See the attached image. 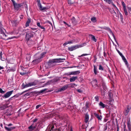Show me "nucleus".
Segmentation results:
<instances>
[{
    "mask_svg": "<svg viewBox=\"0 0 131 131\" xmlns=\"http://www.w3.org/2000/svg\"><path fill=\"white\" fill-rule=\"evenodd\" d=\"M46 53V52H43L40 55L38 53L36 54L35 55V58L36 59L34 60L32 62H34L35 64H36L40 62L41 61V59L43 57Z\"/></svg>",
    "mask_w": 131,
    "mask_h": 131,
    "instance_id": "f257e3e1",
    "label": "nucleus"
},
{
    "mask_svg": "<svg viewBox=\"0 0 131 131\" xmlns=\"http://www.w3.org/2000/svg\"><path fill=\"white\" fill-rule=\"evenodd\" d=\"M63 60H65L64 59H56L49 60L48 64L51 67H52L56 65V63L62 62Z\"/></svg>",
    "mask_w": 131,
    "mask_h": 131,
    "instance_id": "f03ea898",
    "label": "nucleus"
},
{
    "mask_svg": "<svg viewBox=\"0 0 131 131\" xmlns=\"http://www.w3.org/2000/svg\"><path fill=\"white\" fill-rule=\"evenodd\" d=\"M23 32L26 33L27 39L28 40L30 38L33 36V33L31 30H28V29H24L23 30Z\"/></svg>",
    "mask_w": 131,
    "mask_h": 131,
    "instance_id": "7ed1b4c3",
    "label": "nucleus"
},
{
    "mask_svg": "<svg viewBox=\"0 0 131 131\" xmlns=\"http://www.w3.org/2000/svg\"><path fill=\"white\" fill-rule=\"evenodd\" d=\"M86 45V43H84L79 45H75L71 47H69L68 48V50L70 51H72L77 48L83 47L85 45Z\"/></svg>",
    "mask_w": 131,
    "mask_h": 131,
    "instance_id": "20e7f679",
    "label": "nucleus"
},
{
    "mask_svg": "<svg viewBox=\"0 0 131 131\" xmlns=\"http://www.w3.org/2000/svg\"><path fill=\"white\" fill-rule=\"evenodd\" d=\"M59 117L60 119H62L64 121L63 124L64 127H67V116L66 115L63 116V115L59 116Z\"/></svg>",
    "mask_w": 131,
    "mask_h": 131,
    "instance_id": "39448f33",
    "label": "nucleus"
},
{
    "mask_svg": "<svg viewBox=\"0 0 131 131\" xmlns=\"http://www.w3.org/2000/svg\"><path fill=\"white\" fill-rule=\"evenodd\" d=\"M47 128L49 129V130L50 131L55 130L56 129V125L53 124L49 125Z\"/></svg>",
    "mask_w": 131,
    "mask_h": 131,
    "instance_id": "423d86ee",
    "label": "nucleus"
},
{
    "mask_svg": "<svg viewBox=\"0 0 131 131\" xmlns=\"http://www.w3.org/2000/svg\"><path fill=\"white\" fill-rule=\"evenodd\" d=\"M13 90H12L10 91L7 92L4 95L3 97L5 98L9 97L12 94Z\"/></svg>",
    "mask_w": 131,
    "mask_h": 131,
    "instance_id": "0eeeda50",
    "label": "nucleus"
},
{
    "mask_svg": "<svg viewBox=\"0 0 131 131\" xmlns=\"http://www.w3.org/2000/svg\"><path fill=\"white\" fill-rule=\"evenodd\" d=\"M131 109V107L129 106H127L124 112V114L125 115H128L129 112L130 110Z\"/></svg>",
    "mask_w": 131,
    "mask_h": 131,
    "instance_id": "6e6552de",
    "label": "nucleus"
},
{
    "mask_svg": "<svg viewBox=\"0 0 131 131\" xmlns=\"http://www.w3.org/2000/svg\"><path fill=\"white\" fill-rule=\"evenodd\" d=\"M106 2L109 4H111L113 7L115 8L117 10H118L116 6L113 4L112 1L113 0H104Z\"/></svg>",
    "mask_w": 131,
    "mask_h": 131,
    "instance_id": "1a4fd4ad",
    "label": "nucleus"
},
{
    "mask_svg": "<svg viewBox=\"0 0 131 131\" xmlns=\"http://www.w3.org/2000/svg\"><path fill=\"white\" fill-rule=\"evenodd\" d=\"M104 29H105L107 30L109 32V33L112 35L114 38L115 39V36L114 35V34L113 33L112 31L109 28L106 27H104Z\"/></svg>",
    "mask_w": 131,
    "mask_h": 131,
    "instance_id": "9d476101",
    "label": "nucleus"
},
{
    "mask_svg": "<svg viewBox=\"0 0 131 131\" xmlns=\"http://www.w3.org/2000/svg\"><path fill=\"white\" fill-rule=\"evenodd\" d=\"M15 9L18 10V9L21 7V5L19 4H17L16 3L13 4Z\"/></svg>",
    "mask_w": 131,
    "mask_h": 131,
    "instance_id": "9b49d317",
    "label": "nucleus"
},
{
    "mask_svg": "<svg viewBox=\"0 0 131 131\" xmlns=\"http://www.w3.org/2000/svg\"><path fill=\"white\" fill-rule=\"evenodd\" d=\"M68 85L66 84L62 87L59 89L58 90V91L59 92H60L61 91H64L68 88Z\"/></svg>",
    "mask_w": 131,
    "mask_h": 131,
    "instance_id": "f8f14e48",
    "label": "nucleus"
},
{
    "mask_svg": "<svg viewBox=\"0 0 131 131\" xmlns=\"http://www.w3.org/2000/svg\"><path fill=\"white\" fill-rule=\"evenodd\" d=\"M11 23L13 26H16L18 24L19 21L16 20H13L11 21Z\"/></svg>",
    "mask_w": 131,
    "mask_h": 131,
    "instance_id": "ddd939ff",
    "label": "nucleus"
},
{
    "mask_svg": "<svg viewBox=\"0 0 131 131\" xmlns=\"http://www.w3.org/2000/svg\"><path fill=\"white\" fill-rule=\"evenodd\" d=\"M38 83V82L37 81H35L33 82L28 83L29 86H35L37 85Z\"/></svg>",
    "mask_w": 131,
    "mask_h": 131,
    "instance_id": "4468645a",
    "label": "nucleus"
},
{
    "mask_svg": "<svg viewBox=\"0 0 131 131\" xmlns=\"http://www.w3.org/2000/svg\"><path fill=\"white\" fill-rule=\"evenodd\" d=\"M92 84H95L94 86L92 85L93 87H94L95 88H96L97 87H98L97 81L96 79H94L92 82Z\"/></svg>",
    "mask_w": 131,
    "mask_h": 131,
    "instance_id": "2eb2a0df",
    "label": "nucleus"
},
{
    "mask_svg": "<svg viewBox=\"0 0 131 131\" xmlns=\"http://www.w3.org/2000/svg\"><path fill=\"white\" fill-rule=\"evenodd\" d=\"M121 57L122 58V59L124 61V62L125 63L126 65V66L128 68V66H129V65L128 63L127 62L125 58V57L123 55L122 56H121Z\"/></svg>",
    "mask_w": 131,
    "mask_h": 131,
    "instance_id": "dca6fc26",
    "label": "nucleus"
},
{
    "mask_svg": "<svg viewBox=\"0 0 131 131\" xmlns=\"http://www.w3.org/2000/svg\"><path fill=\"white\" fill-rule=\"evenodd\" d=\"M99 106L100 108H104L106 106V105L103 103L102 102H100L99 103Z\"/></svg>",
    "mask_w": 131,
    "mask_h": 131,
    "instance_id": "f3484780",
    "label": "nucleus"
},
{
    "mask_svg": "<svg viewBox=\"0 0 131 131\" xmlns=\"http://www.w3.org/2000/svg\"><path fill=\"white\" fill-rule=\"evenodd\" d=\"M89 115L87 113H86L85 116V123H87L88 122L89 120Z\"/></svg>",
    "mask_w": 131,
    "mask_h": 131,
    "instance_id": "a211bd4d",
    "label": "nucleus"
},
{
    "mask_svg": "<svg viewBox=\"0 0 131 131\" xmlns=\"http://www.w3.org/2000/svg\"><path fill=\"white\" fill-rule=\"evenodd\" d=\"M39 7V9L40 10L43 11L47 9L46 8V7H42L41 4H40L39 5H38Z\"/></svg>",
    "mask_w": 131,
    "mask_h": 131,
    "instance_id": "6ab92c4d",
    "label": "nucleus"
},
{
    "mask_svg": "<svg viewBox=\"0 0 131 131\" xmlns=\"http://www.w3.org/2000/svg\"><path fill=\"white\" fill-rule=\"evenodd\" d=\"M110 123V121H108L103 125V131H105L107 130V124Z\"/></svg>",
    "mask_w": 131,
    "mask_h": 131,
    "instance_id": "aec40b11",
    "label": "nucleus"
},
{
    "mask_svg": "<svg viewBox=\"0 0 131 131\" xmlns=\"http://www.w3.org/2000/svg\"><path fill=\"white\" fill-rule=\"evenodd\" d=\"M94 116L98 118L99 120H101L102 117L101 115H99L98 114L96 113H94Z\"/></svg>",
    "mask_w": 131,
    "mask_h": 131,
    "instance_id": "412c9836",
    "label": "nucleus"
},
{
    "mask_svg": "<svg viewBox=\"0 0 131 131\" xmlns=\"http://www.w3.org/2000/svg\"><path fill=\"white\" fill-rule=\"evenodd\" d=\"M80 73V72L79 71H73L72 72H70V74L71 75H76L79 74Z\"/></svg>",
    "mask_w": 131,
    "mask_h": 131,
    "instance_id": "4be33fe9",
    "label": "nucleus"
},
{
    "mask_svg": "<svg viewBox=\"0 0 131 131\" xmlns=\"http://www.w3.org/2000/svg\"><path fill=\"white\" fill-rule=\"evenodd\" d=\"M78 78V77L77 76L76 77H73L72 78H71L70 79V82H73L75 81V80L77 79Z\"/></svg>",
    "mask_w": 131,
    "mask_h": 131,
    "instance_id": "5701e85b",
    "label": "nucleus"
},
{
    "mask_svg": "<svg viewBox=\"0 0 131 131\" xmlns=\"http://www.w3.org/2000/svg\"><path fill=\"white\" fill-rule=\"evenodd\" d=\"M89 103L88 102H87L86 103L85 106V107L84 108V107L82 109V111H85V110H87L89 108Z\"/></svg>",
    "mask_w": 131,
    "mask_h": 131,
    "instance_id": "b1692460",
    "label": "nucleus"
},
{
    "mask_svg": "<svg viewBox=\"0 0 131 131\" xmlns=\"http://www.w3.org/2000/svg\"><path fill=\"white\" fill-rule=\"evenodd\" d=\"M31 19L30 18H28V20L26 23L25 26L26 27H28L29 26V24L30 23Z\"/></svg>",
    "mask_w": 131,
    "mask_h": 131,
    "instance_id": "393cba45",
    "label": "nucleus"
},
{
    "mask_svg": "<svg viewBox=\"0 0 131 131\" xmlns=\"http://www.w3.org/2000/svg\"><path fill=\"white\" fill-rule=\"evenodd\" d=\"M73 42L74 41L72 40L68 41L64 43L63 45L64 46H65L68 44L73 43Z\"/></svg>",
    "mask_w": 131,
    "mask_h": 131,
    "instance_id": "a878e982",
    "label": "nucleus"
},
{
    "mask_svg": "<svg viewBox=\"0 0 131 131\" xmlns=\"http://www.w3.org/2000/svg\"><path fill=\"white\" fill-rule=\"evenodd\" d=\"M72 23L74 25H75L77 24V23L76 21L75 20V18L73 17H72L71 19Z\"/></svg>",
    "mask_w": 131,
    "mask_h": 131,
    "instance_id": "bb28decb",
    "label": "nucleus"
},
{
    "mask_svg": "<svg viewBox=\"0 0 131 131\" xmlns=\"http://www.w3.org/2000/svg\"><path fill=\"white\" fill-rule=\"evenodd\" d=\"M37 25L41 29H43V31H45V28L43 26H41L40 25V24L39 22H37Z\"/></svg>",
    "mask_w": 131,
    "mask_h": 131,
    "instance_id": "cd10ccee",
    "label": "nucleus"
},
{
    "mask_svg": "<svg viewBox=\"0 0 131 131\" xmlns=\"http://www.w3.org/2000/svg\"><path fill=\"white\" fill-rule=\"evenodd\" d=\"M5 129L8 131H10L13 129L15 128V127H8L6 126H5Z\"/></svg>",
    "mask_w": 131,
    "mask_h": 131,
    "instance_id": "c85d7f7f",
    "label": "nucleus"
},
{
    "mask_svg": "<svg viewBox=\"0 0 131 131\" xmlns=\"http://www.w3.org/2000/svg\"><path fill=\"white\" fill-rule=\"evenodd\" d=\"M127 127L128 128V131H131V126L130 125V123L129 121H127Z\"/></svg>",
    "mask_w": 131,
    "mask_h": 131,
    "instance_id": "c756f323",
    "label": "nucleus"
},
{
    "mask_svg": "<svg viewBox=\"0 0 131 131\" xmlns=\"http://www.w3.org/2000/svg\"><path fill=\"white\" fill-rule=\"evenodd\" d=\"M31 56L30 54H27L26 55V59L27 61H29L30 60Z\"/></svg>",
    "mask_w": 131,
    "mask_h": 131,
    "instance_id": "7c9ffc66",
    "label": "nucleus"
},
{
    "mask_svg": "<svg viewBox=\"0 0 131 131\" xmlns=\"http://www.w3.org/2000/svg\"><path fill=\"white\" fill-rule=\"evenodd\" d=\"M108 95L109 97V99L110 100L109 101H111L112 98V94L110 92H109L108 93Z\"/></svg>",
    "mask_w": 131,
    "mask_h": 131,
    "instance_id": "2f4dec72",
    "label": "nucleus"
},
{
    "mask_svg": "<svg viewBox=\"0 0 131 131\" xmlns=\"http://www.w3.org/2000/svg\"><path fill=\"white\" fill-rule=\"evenodd\" d=\"M94 67V69H93V72L95 75H96L97 74V72L96 71L97 68L95 65L93 66Z\"/></svg>",
    "mask_w": 131,
    "mask_h": 131,
    "instance_id": "473e14b6",
    "label": "nucleus"
},
{
    "mask_svg": "<svg viewBox=\"0 0 131 131\" xmlns=\"http://www.w3.org/2000/svg\"><path fill=\"white\" fill-rule=\"evenodd\" d=\"M90 36L91 37V39L94 42H96L97 41V39L95 38V37L92 35H90Z\"/></svg>",
    "mask_w": 131,
    "mask_h": 131,
    "instance_id": "72a5a7b5",
    "label": "nucleus"
},
{
    "mask_svg": "<svg viewBox=\"0 0 131 131\" xmlns=\"http://www.w3.org/2000/svg\"><path fill=\"white\" fill-rule=\"evenodd\" d=\"M91 21L93 23H95L96 21V18L95 17H93L91 18Z\"/></svg>",
    "mask_w": 131,
    "mask_h": 131,
    "instance_id": "f704fd0d",
    "label": "nucleus"
},
{
    "mask_svg": "<svg viewBox=\"0 0 131 131\" xmlns=\"http://www.w3.org/2000/svg\"><path fill=\"white\" fill-rule=\"evenodd\" d=\"M22 86L23 88H25L28 87H29V86L28 83L25 84L24 83H23L22 84Z\"/></svg>",
    "mask_w": 131,
    "mask_h": 131,
    "instance_id": "c9c22d12",
    "label": "nucleus"
},
{
    "mask_svg": "<svg viewBox=\"0 0 131 131\" xmlns=\"http://www.w3.org/2000/svg\"><path fill=\"white\" fill-rule=\"evenodd\" d=\"M19 94H16L15 95H14V96H13L12 97H11L10 99H9L10 100H12V99H13V98H14V97H16V98H17L19 96Z\"/></svg>",
    "mask_w": 131,
    "mask_h": 131,
    "instance_id": "e433bc0d",
    "label": "nucleus"
},
{
    "mask_svg": "<svg viewBox=\"0 0 131 131\" xmlns=\"http://www.w3.org/2000/svg\"><path fill=\"white\" fill-rule=\"evenodd\" d=\"M99 69L100 70L103 71L104 70V68L101 65H100L99 66Z\"/></svg>",
    "mask_w": 131,
    "mask_h": 131,
    "instance_id": "4c0bfd02",
    "label": "nucleus"
},
{
    "mask_svg": "<svg viewBox=\"0 0 131 131\" xmlns=\"http://www.w3.org/2000/svg\"><path fill=\"white\" fill-rule=\"evenodd\" d=\"M2 52H1L0 53V58L1 60L2 61H4L5 59L2 58Z\"/></svg>",
    "mask_w": 131,
    "mask_h": 131,
    "instance_id": "58836bf2",
    "label": "nucleus"
},
{
    "mask_svg": "<svg viewBox=\"0 0 131 131\" xmlns=\"http://www.w3.org/2000/svg\"><path fill=\"white\" fill-rule=\"evenodd\" d=\"M116 50L117 51V52L118 53H119V55H120V56L121 57L123 55L122 53H121L118 50V49H116Z\"/></svg>",
    "mask_w": 131,
    "mask_h": 131,
    "instance_id": "ea45409f",
    "label": "nucleus"
},
{
    "mask_svg": "<svg viewBox=\"0 0 131 131\" xmlns=\"http://www.w3.org/2000/svg\"><path fill=\"white\" fill-rule=\"evenodd\" d=\"M103 88L104 90H106V86L105 84H103L102 85Z\"/></svg>",
    "mask_w": 131,
    "mask_h": 131,
    "instance_id": "a19ab883",
    "label": "nucleus"
},
{
    "mask_svg": "<svg viewBox=\"0 0 131 131\" xmlns=\"http://www.w3.org/2000/svg\"><path fill=\"white\" fill-rule=\"evenodd\" d=\"M128 8L129 13L131 14V7H128Z\"/></svg>",
    "mask_w": 131,
    "mask_h": 131,
    "instance_id": "79ce46f5",
    "label": "nucleus"
},
{
    "mask_svg": "<svg viewBox=\"0 0 131 131\" xmlns=\"http://www.w3.org/2000/svg\"><path fill=\"white\" fill-rule=\"evenodd\" d=\"M5 92V91H3L2 89L0 88V93L2 94H3Z\"/></svg>",
    "mask_w": 131,
    "mask_h": 131,
    "instance_id": "37998d69",
    "label": "nucleus"
},
{
    "mask_svg": "<svg viewBox=\"0 0 131 131\" xmlns=\"http://www.w3.org/2000/svg\"><path fill=\"white\" fill-rule=\"evenodd\" d=\"M96 101H98L99 100V97L98 96H96L95 97Z\"/></svg>",
    "mask_w": 131,
    "mask_h": 131,
    "instance_id": "c03bdc74",
    "label": "nucleus"
},
{
    "mask_svg": "<svg viewBox=\"0 0 131 131\" xmlns=\"http://www.w3.org/2000/svg\"><path fill=\"white\" fill-rule=\"evenodd\" d=\"M14 37H9L8 38H7V39H6V38H4L3 39H4L5 40H8L9 39H13V38H14Z\"/></svg>",
    "mask_w": 131,
    "mask_h": 131,
    "instance_id": "a18cd8bd",
    "label": "nucleus"
},
{
    "mask_svg": "<svg viewBox=\"0 0 131 131\" xmlns=\"http://www.w3.org/2000/svg\"><path fill=\"white\" fill-rule=\"evenodd\" d=\"M68 4H73V2L71 1V0H68Z\"/></svg>",
    "mask_w": 131,
    "mask_h": 131,
    "instance_id": "49530a36",
    "label": "nucleus"
},
{
    "mask_svg": "<svg viewBox=\"0 0 131 131\" xmlns=\"http://www.w3.org/2000/svg\"><path fill=\"white\" fill-rule=\"evenodd\" d=\"M16 70L14 68H11L10 70L12 72H14Z\"/></svg>",
    "mask_w": 131,
    "mask_h": 131,
    "instance_id": "de8ad7c7",
    "label": "nucleus"
},
{
    "mask_svg": "<svg viewBox=\"0 0 131 131\" xmlns=\"http://www.w3.org/2000/svg\"><path fill=\"white\" fill-rule=\"evenodd\" d=\"M119 15L121 17V19L122 20H123V16L120 13H119Z\"/></svg>",
    "mask_w": 131,
    "mask_h": 131,
    "instance_id": "09e8293b",
    "label": "nucleus"
},
{
    "mask_svg": "<svg viewBox=\"0 0 131 131\" xmlns=\"http://www.w3.org/2000/svg\"><path fill=\"white\" fill-rule=\"evenodd\" d=\"M122 4V5L123 7H125L126 6L124 2L123 1H122L121 2Z\"/></svg>",
    "mask_w": 131,
    "mask_h": 131,
    "instance_id": "8fccbe9b",
    "label": "nucleus"
},
{
    "mask_svg": "<svg viewBox=\"0 0 131 131\" xmlns=\"http://www.w3.org/2000/svg\"><path fill=\"white\" fill-rule=\"evenodd\" d=\"M41 106V105L40 104H39V105H37L36 106V109H37L38 108H39Z\"/></svg>",
    "mask_w": 131,
    "mask_h": 131,
    "instance_id": "3c124183",
    "label": "nucleus"
},
{
    "mask_svg": "<svg viewBox=\"0 0 131 131\" xmlns=\"http://www.w3.org/2000/svg\"><path fill=\"white\" fill-rule=\"evenodd\" d=\"M88 54H82L81 56H79V57H81L83 56H85L88 55Z\"/></svg>",
    "mask_w": 131,
    "mask_h": 131,
    "instance_id": "603ef678",
    "label": "nucleus"
},
{
    "mask_svg": "<svg viewBox=\"0 0 131 131\" xmlns=\"http://www.w3.org/2000/svg\"><path fill=\"white\" fill-rule=\"evenodd\" d=\"M77 91L79 93H81L82 92V91L80 89H78Z\"/></svg>",
    "mask_w": 131,
    "mask_h": 131,
    "instance_id": "864d4df0",
    "label": "nucleus"
},
{
    "mask_svg": "<svg viewBox=\"0 0 131 131\" xmlns=\"http://www.w3.org/2000/svg\"><path fill=\"white\" fill-rule=\"evenodd\" d=\"M1 33L3 34V36H5V37H6L7 35L5 34L4 32H2Z\"/></svg>",
    "mask_w": 131,
    "mask_h": 131,
    "instance_id": "5fc2aeb1",
    "label": "nucleus"
},
{
    "mask_svg": "<svg viewBox=\"0 0 131 131\" xmlns=\"http://www.w3.org/2000/svg\"><path fill=\"white\" fill-rule=\"evenodd\" d=\"M124 131H125L126 129V125H125V124H124Z\"/></svg>",
    "mask_w": 131,
    "mask_h": 131,
    "instance_id": "6e6d98bb",
    "label": "nucleus"
},
{
    "mask_svg": "<svg viewBox=\"0 0 131 131\" xmlns=\"http://www.w3.org/2000/svg\"><path fill=\"white\" fill-rule=\"evenodd\" d=\"M125 14L126 15H128V12L127 10L124 11Z\"/></svg>",
    "mask_w": 131,
    "mask_h": 131,
    "instance_id": "4d7b16f0",
    "label": "nucleus"
},
{
    "mask_svg": "<svg viewBox=\"0 0 131 131\" xmlns=\"http://www.w3.org/2000/svg\"><path fill=\"white\" fill-rule=\"evenodd\" d=\"M38 120V119L37 118H35L34 119L33 121V122L35 123Z\"/></svg>",
    "mask_w": 131,
    "mask_h": 131,
    "instance_id": "13d9d810",
    "label": "nucleus"
},
{
    "mask_svg": "<svg viewBox=\"0 0 131 131\" xmlns=\"http://www.w3.org/2000/svg\"><path fill=\"white\" fill-rule=\"evenodd\" d=\"M46 90V89H44V90H41L40 91V92L41 93H43Z\"/></svg>",
    "mask_w": 131,
    "mask_h": 131,
    "instance_id": "bf43d9fd",
    "label": "nucleus"
},
{
    "mask_svg": "<svg viewBox=\"0 0 131 131\" xmlns=\"http://www.w3.org/2000/svg\"><path fill=\"white\" fill-rule=\"evenodd\" d=\"M37 1L38 2V5H39L40 4H41L40 2V0H37Z\"/></svg>",
    "mask_w": 131,
    "mask_h": 131,
    "instance_id": "052dcab7",
    "label": "nucleus"
},
{
    "mask_svg": "<svg viewBox=\"0 0 131 131\" xmlns=\"http://www.w3.org/2000/svg\"><path fill=\"white\" fill-rule=\"evenodd\" d=\"M31 29L33 31H36L37 29L36 28H31Z\"/></svg>",
    "mask_w": 131,
    "mask_h": 131,
    "instance_id": "680f3d73",
    "label": "nucleus"
},
{
    "mask_svg": "<svg viewBox=\"0 0 131 131\" xmlns=\"http://www.w3.org/2000/svg\"><path fill=\"white\" fill-rule=\"evenodd\" d=\"M123 9H124V11H126L127 10L126 8V6L123 7Z\"/></svg>",
    "mask_w": 131,
    "mask_h": 131,
    "instance_id": "e2e57ef3",
    "label": "nucleus"
},
{
    "mask_svg": "<svg viewBox=\"0 0 131 131\" xmlns=\"http://www.w3.org/2000/svg\"><path fill=\"white\" fill-rule=\"evenodd\" d=\"M6 125L7 126H9L12 125V124H7Z\"/></svg>",
    "mask_w": 131,
    "mask_h": 131,
    "instance_id": "0e129e2a",
    "label": "nucleus"
},
{
    "mask_svg": "<svg viewBox=\"0 0 131 131\" xmlns=\"http://www.w3.org/2000/svg\"><path fill=\"white\" fill-rule=\"evenodd\" d=\"M11 0L12 1V2L13 4L15 3L14 0Z\"/></svg>",
    "mask_w": 131,
    "mask_h": 131,
    "instance_id": "69168bd1",
    "label": "nucleus"
},
{
    "mask_svg": "<svg viewBox=\"0 0 131 131\" xmlns=\"http://www.w3.org/2000/svg\"><path fill=\"white\" fill-rule=\"evenodd\" d=\"M65 75H71L70 74V72H69L68 73H67L65 74Z\"/></svg>",
    "mask_w": 131,
    "mask_h": 131,
    "instance_id": "338daca9",
    "label": "nucleus"
},
{
    "mask_svg": "<svg viewBox=\"0 0 131 131\" xmlns=\"http://www.w3.org/2000/svg\"><path fill=\"white\" fill-rule=\"evenodd\" d=\"M112 13H114L116 15V13L115 12V11L114 10H113V12Z\"/></svg>",
    "mask_w": 131,
    "mask_h": 131,
    "instance_id": "774afa93",
    "label": "nucleus"
}]
</instances>
